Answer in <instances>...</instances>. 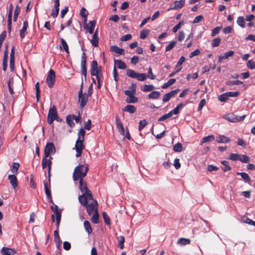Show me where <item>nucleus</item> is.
<instances>
[{"mask_svg": "<svg viewBox=\"0 0 255 255\" xmlns=\"http://www.w3.org/2000/svg\"><path fill=\"white\" fill-rule=\"evenodd\" d=\"M85 133L86 131L83 128H80L78 133V137L76 141L74 148L76 151V157L81 156L82 153V150L85 148V146L83 144V141L84 140Z\"/></svg>", "mask_w": 255, "mask_h": 255, "instance_id": "f257e3e1", "label": "nucleus"}, {"mask_svg": "<svg viewBox=\"0 0 255 255\" xmlns=\"http://www.w3.org/2000/svg\"><path fill=\"white\" fill-rule=\"evenodd\" d=\"M89 170V167L87 164H80L75 167L73 173V178L74 181L83 179L87 175Z\"/></svg>", "mask_w": 255, "mask_h": 255, "instance_id": "f03ea898", "label": "nucleus"}, {"mask_svg": "<svg viewBox=\"0 0 255 255\" xmlns=\"http://www.w3.org/2000/svg\"><path fill=\"white\" fill-rule=\"evenodd\" d=\"M126 74L128 77L136 79L139 81H144L147 78L145 74L137 73L130 69L127 70Z\"/></svg>", "mask_w": 255, "mask_h": 255, "instance_id": "7ed1b4c3", "label": "nucleus"}, {"mask_svg": "<svg viewBox=\"0 0 255 255\" xmlns=\"http://www.w3.org/2000/svg\"><path fill=\"white\" fill-rule=\"evenodd\" d=\"M245 115L238 117L234 113H229L223 116L224 119L232 123H236L242 121L245 119Z\"/></svg>", "mask_w": 255, "mask_h": 255, "instance_id": "20e7f679", "label": "nucleus"}, {"mask_svg": "<svg viewBox=\"0 0 255 255\" xmlns=\"http://www.w3.org/2000/svg\"><path fill=\"white\" fill-rule=\"evenodd\" d=\"M93 199L91 191H89V193H84L78 197L79 202L84 206H86L90 201Z\"/></svg>", "mask_w": 255, "mask_h": 255, "instance_id": "39448f33", "label": "nucleus"}, {"mask_svg": "<svg viewBox=\"0 0 255 255\" xmlns=\"http://www.w3.org/2000/svg\"><path fill=\"white\" fill-rule=\"evenodd\" d=\"M87 213L91 216L92 214L98 212V202L93 199L86 206Z\"/></svg>", "mask_w": 255, "mask_h": 255, "instance_id": "423d86ee", "label": "nucleus"}, {"mask_svg": "<svg viewBox=\"0 0 255 255\" xmlns=\"http://www.w3.org/2000/svg\"><path fill=\"white\" fill-rule=\"evenodd\" d=\"M57 118V110L55 106L53 105L49 110L47 116V123L51 124Z\"/></svg>", "mask_w": 255, "mask_h": 255, "instance_id": "0eeeda50", "label": "nucleus"}, {"mask_svg": "<svg viewBox=\"0 0 255 255\" xmlns=\"http://www.w3.org/2000/svg\"><path fill=\"white\" fill-rule=\"evenodd\" d=\"M79 102L80 103V107L83 109L87 104L88 99V95L86 93L83 94L82 85L80 91L78 92Z\"/></svg>", "mask_w": 255, "mask_h": 255, "instance_id": "6e6552de", "label": "nucleus"}, {"mask_svg": "<svg viewBox=\"0 0 255 255\" xmlns=\"http://www.w3.org/2000/svg\"><path fill=\"white\" fill-rule=\"evenodd\" d=\"M55 82V73L53 69H50L46 78V83L49 88L53 87Z\"/></svg>", "mask_w": 255, "mask_h": 255, "instance_id": "1a4fd4ad", "label": "nucleus"}, {"mask_svg": "<svg viewBox=\"0 0 255 255\" xmlns=\"http://www.w3.org/2000/svg\"><path fill=\"white\" fill-rule=\"evenodd\" d=\"M48 157H45L44 156L42 160V167L43 169H45L47 167H48V174H50V172L51 170V165H52V157L50 156L49 159H47Z\"/></svg>", "mask_w": 255, "mask_h": 255, "instance_id": "9d476101", "label": "nucleus"}, {"mask_svg": "<svg viewBox=\"0 0 255 255\" xmlns=\"http://www.w3.org/2000/svg\"><path fill=\"white\" fill-rule=\"evenodd\" d=\"M81 74L84 75L85 78H86L87 75V68H86V54L83 52L82 54L81 61Z\"/></svg>", "mask_w": 255, "mask_h": 255, "instance_id": "9b49d317", "label": "nucleus"}, {"mask_svg": "<svg viewBox=\"0 0 255 255\" xmlns=\"http://www.w3.org/2000/svg\"><path fill=\"white\" fill-rule=\"evenodd\" d=\"M55 147L52 142H48L45 147L44 156L45 157H50V153L53 150L55 151Z\"/></svg>", "mask_w": 255, "mask_h": 255, "instance_id": "f8f14e48", "label": "nucleus"}, {"mask_svg": "<svg viewBox=\"0 0 255 255\" xmlns=\"http://www.w3.org/2000/svg\"><path fill=\"white\" fill-rule=\"evenodd\" d=\"M79 180V189L83 194L89 193V191H91L88 189L87 187V182L84 180V179H81Z\"/></svg>", "mask_w": 255, "mask_h": 255, "instance_id": "ddd939ff", "label": "nucleus"}, {"mask_svg": "<svg viewBox=\"0 0 255 255\" xmlns=\"http://www.w3.org/2000/svg\"><path fill=\"white\" fill-rule=\"evenodd\" d=\"M179 90L178 89L171 91V92L164 95L163 98V102H166L169 101L170 99L173 97L176 94H177Z\"/></svg>", "mask_w": 255, "mask_h": 255, "instance_id": "4468645a", "label": "nucleus"}, {"mask_svg": "<svg viewBox=\"0 0 255 255\" xmlns=\"http://www.w3.org/2000/svg\"><path fill=\"white\" fill-rule=\"evenodd\" d=\"M0 253L2 254V255H14L16 254V252L14 249L3 247L1 249Z\"/></svg>", "mask_w": 255, "mask_h": 255, "instance_id": "2eb2a0df", "label": "nucleus"}, {"mask_svg": "<svg viewBox=\"0 0 255 255\" xmlns=\"http://www.w3.org/2000/svg\"><path fill=\"white\" fill-rule=\"evenodd\" d=\"M54 9L51 12V15L55 18L56 17L59 13V6L60 5L59 0H54Z\"/></svg>", "mask_w": 255, "mask_h": 255, "instance_id": "dca6fc26", "label": "nucleus"}, {"mask_svg": "<svg viewBox=\"0 0 255 255\" xmlns=\"http://www.w3.org/2000/svg\"><path fill=\"white\" fill-rule=\"evenodd\" d=\"M91 44L94 47H97L99 43V38L98 34V30L94 33L92 38L90 40Z\"/></svg>", "mask_w": 255, "mask_h": 255, "instance_id": "f3484780", "label": "nucleus"}, {"mask_svg": "<svg viewBox=\"0 0 255 255\" xmlns=\"http://www.w3.org/2000/svg\"><path fill=\"white\" fill-rule=\"evenodd\" d=\"M91 74L95 76L97 78H102V67L99 66L98 68L91 70Z\"/></svg>", "mask_w": 255, "mask_h": 255, "instance_id": "a211bd4d", "label": "nucleus"}, {"mask_svg": "<svg viewBox=\"0 0 255 255\" xmlns=\"http://www.w3.org/2000/svg\"><path fill=\"white\" fill-rule=\"evenodd\" d=\"M116 122L117 128H118L119 132L122 135H125V130L123 124L117 117L116 118Z\"/></svg>", "mask_w": 255, "mask_h": 255, "instance_id": "6ab92c4d", "label": "nucleus"}, {"mask_svg": "<svg viewBox=\"0 0 255 255\" xmlns=\"http://www.w3.org/2000/svg\"><path fill=\"white\" fill-rule=\"evenodd\" d=\"M8 179L9 180L10 183L12 187L15 189L17 186V180L14 174L8 175Z\"/></svg>", "mask_w": 255, "mask_h": 255, "instance_id": "aec40b11", "label": "nucleus"}, {"mask_svg": "<svg viewBox=\"0 0 255 255\" xmlns=\"http://www.w3.org/2000/svg\"><path fill=\"white\" fill-rule=\"evenodd\" d=\"M55 214L56 216V226L58 228L61 217V213L60 211L58 210V208L57 205H55Z\"/></svg>", "mask_w": 255, "mask_h": 255, "instance_id": "412c9836", "label": "nucleus"}, {"mask_svg": "<svg viewBox=\"0 0 255 255\" xmlns=\"http://www.w3.org/2000/svg\"><path fill=\"white\" fill-rule=\"evenodd\" d=\"M96 23V21L95 20L90 21H89L88 25L86 26V30L90 34L93 33Z\"/></svg>", "mask_w": 255, "mask_h": 255, "instance_id": "4be33fe9", "label": "nucleus"}, {"mask_svg": "<svg viewBox=\"0 0 255 255\" xmlns=\"http://www.w3.org/2000/svg\"><path fill=\"white\" fill-rule=\"evenodd\" d=\"M234 51L231 50L225 53L223 55L219 56L218 57L219 62H221L223 59H227L229 57L232 56L234 55Z\"/></svg>", "mask_w": 255, "mask_h": 255, "instance_id": "5701e85b", "label": "nucleus"}, {"mask_svg": "<svg viewBox=\"0 0 255 255\" xmlns=\"http://www.w3.org/2000/svg\"><path fill=\"white\" fill-rule=\"evenodd\" d=\"M28 24L27 20L23 22L22 28L20 30L19 35L21 38H23L25 37V33L28 27Z\"/></svg>", "mask_w": 255, "mask_h": 255, "instance_id": "b1692460", "label": "nucleus"}, {"mask_svg": "<svg viewBox=\"0 0 255 255\" xmlns=\"http://www.w3.org/2000/svg\"><path fill=\"white\" fill-rule=\"evenodd\" d=\"M110 50L120 55L124 54V49L120 48L117 46L113 45L110 47Z\"/></svg>", "mask_w": 255, "mask_h": 255, "instance_id": "393cba45", "label": "nucleus"}, {"mask_svg": "<svg viewBox=\"0 0 255 255\" xmlns=\"http://www.w3.org/2000/svg\"><path fill=\"white\" fill-rule=\"evenodd\" d=\"M115 66H117L118 68L120 69H125L127 67V65L121 60H115Z\"/></svg>", "mask_w": 255, "mask_h": 255, "instance_id": "a878e982", "label": "nucleus"}, {"mask_svg": "<svg viewBox=\"0 0 255 255\" xmlns=\"http://www.w3.org/2000/svg\"><path fill=\"white\" fill-rule=\"evenodd\" d=\"M185 1L183 0H176L174 2V5L172 9H178L181 8L184 5Z\"/></svg>", "mask_w": 255, "mask_h": 255, "instance_id": "bb28decb", "label": "nucleus"}, {"mask_svg": "<svg viewBox=\"0 0 255 255\" xmlns=\"http://www.w3.org/2000/svg\"><path fill=\"white\" fill-rule=\"evenodd\" d=\"M44 189H45V194H46L47 198L50 200V201L51 202H52V197H51V191H50V189L48 187L47 182H44Z\"/></svg>", "mask_w": 255, "mask_h": 255, "instance_id": "cd10ccee", "label": "nucleus"}, {"mask_svg": "<svg viewBox=\"0 0 255 255\" xmlns=\"http://www.w3.org/2000/svg\"><path fill=\"white\" fill-rule=\"evenodd\" d=\"M124 110L130 114H133L135 112L136 108L133 105H128L125 107Z\"/></svg>", "mask_w": 255, "mask_h": 255, "instance_id": "c85d7f7f", "label": "nucleus"}, {"mask_svg": "<svg viewBox=\"0 0 255 255\" xmlns=\"http://www.w3.org/2000/svg\"><path fill=\"white\" fill-rule=\"evenodd\" d=\"M160 96V93L158 91H154L148 95V97L151 99H157Z\"/></svg>", "mask_w": 255, "mask_h": 255, "instance_id": "c756f323", "label": "nucleus"}, {"mask_svg": "<svg viewBox=\"0 0 255 255\" xmlns=\"http://www.w3.org/2000/svg\"><path fill=\"white\" fill-rule=\"evenodd\" d=\"M84 227L86 231L88 234H90L92 232V229L91 228L90 222L88 221H85L84 222Z\"/></svg>", "mask_w": 255, "mask_h": 255, "instance_id": "7c9ffc66", "label": "nucleus"}, {"mask_svg": "<svg viewBox=\"0 0 255 255\" xmlns=\"http://www.w3.org/2000/svg\"><path fill=\"white\" fill-rule=\"evenodd\" d=\"M19 166H20L19 164L17 162H13L12 164V165L11 166L10 170L13 174L17 173V171L18 170Z\"/></svg>", "mask_w": 255, "mask_h": 255, "instance_id": "2f4dec72", "label": "nucleus"}, {"mask_svg": "<svg viewBox=\"0 0 255 255\" xmlns=\"http://www.w3.org/2000/svg\"><path fill=\"white\" fill-rule=\"evenodd\" d=\"M217 141L218 143H227L230 141V139L224 135H219L217 138Z\"/></svg>", "mask_w": 255, "mask_h": 255, "instance_id": "473e14b6", "label": "nucleus"}, {"mask_svg": "<svg viewBox=\"0 0 255 255\" xmlns=\"http://www.w3.org/2000/svg\"><path fill=\"white\" fill-rule=\"evenodd\" d=\"M190 243V240L189 239L186 238H180L178 240L177 243V244H179L181 246L189 245Z\"/></svg>", "mask_w": 255, "mask_h": 255, "instance_id": "72a5a7b5", "label": "nucleus"}, {"mask_svg": "<svg viewBox=\"0 0 255 255\" xmlns=\"http://www.w3.org/2000/svg\"><path fill=\"white\" fill-rule=\"evenodd\" d=\"M60 41H61V44H62L63 49L66 52V53L68 55H69V47H68V45L66 41L63 38H60Z\"/></svg>", "mask_w": 255, "mask_h": 255, "instance_id": "f704fd0d", "label": "nucleus"}, {"mask_svg": "<svg viewBox=\"0 0 255 255\" xmlns=\"http://www.w3.org/2000/svg\"><path fill=\"white\" fill-rule=\"evenodd\" d=\"M238 175H240L241 176L243 179L246 182H249L251 181V178L249 175L245 172H237Z\"/></svg>", "mask_w": 255, "mask_h": 255, "instance_id": "c9c22d12", "label": "nucleus"}, {"mask_svg": "<svg viewBox=\"0 0 255 255\" xmlns=\"http://www.w3.org/2000/svg\"><path fill=\"white\" fill-rule=\"evenodd\" d=\"M214 139L215 136L214 135H209L207 136H205L202 138L201 144H203L207 142L211 141L214 140Z\"/></svg>", "mask_w": 255, "mask_h": 255, "instance_id": "e433bc0d", "label": "nucleus"}, {"mask_svg": "<svg viewBox=\"0 0 255 255\" xmlns=\"http://www.w3.org/2000/svg\"><path fill=\"white\" fill-rule=\"evenodd\" d=\"M175 82H176L175 79H170L167 82L164 83L161 86V88L162 89H166V88L169 87V86L172 85L173 84L175 83Z\"/></svg>", "mask_w": 255, "mask_h": 255, "instance_id": "4c0bfd02", "label": "nucleus"}, {"mask_svg": "<svg viewBox=\"0 0 255 255\" xmlns=\"http://www.w3.org/2000/svg\"><path fill=\"white\" fill-rule=\"evenodd\" d=\"M221 163L224 165V167H222V170L224 171H227L230 170L231 169V167L229 166V162L228 161L224 160L221 161Z\"/></svg>", "mask_w": 255, "mask_h": 255, "instance_id": "58836bf2", "label": "nucleus"}, {"mask_svg": "<svg viewBox=\"0 0 255 255\" xmlns=\"http://www.w3.org/2000/svg\"><path fill=\"white\" fill-rule=\"evenodd\" d=\"M7 66V54L6 51L4 52L3 59L2 61V68L3 71H5Z\"/></svg>", "mask_w": 255, "mask_h": 255, "instance_id": "ea45409f", "label": "nucleus"}, {"mask_svg": "<svg viewBox=\"0 0 255 255\" xmlns=\"http://www.w3.org/2000/svg\"><path fill=\"white\" fill-rule=\"evenodd\" d=\"M66 121L68 125L71 127H73L75 125L74 123V118L72 115H69L66 117Z\"/></svg>", "mask_w": 255, "mask_h": 255, "instance_id": "a19ab883", "label": "nucleus"}, {"mask_svg": "<svg viewBox=\"0 0 255 255\" xmlns=\"http://www.w3.org/2000/svg\"><path fill=\"white\" fill-rule=\"evenodd\" d=\"M150 30L148 29H143L140 31V38L144 39L149 34Z\"/></svg>", "mask_w": 255, "mask_h": 255, "instance_id": "79ce46f5", "label": "nucleus"}, {"mask_svg": "<svg viewBox=\"0 0 255 255\" xmlns=\"http://www.w3.org/2000/svg\"><path fill=\"white\" fill-rule=\"evenodd\" d=\"M126 101L128 103H135L138 101V99L137 97H135L134 95H132L127 98Z\"/></svg>", "mask_w": 255, "mask_h": 255, "instance_id": "37998d69", "label": "nucleus"}, {"mask_svg": "<svg viewBox=\"0 0 255 255\" xmlns=\"http://www.w3.org/2000/svg\"><path fill=\"white\" fill-rule=\"evenodd\" d=\"M118 241L119 245V247L121 250L124 248L125 238L123 236L118 237Z\"/></svg>", "mask_w": 255, "mask_h": 255, "instance_id": "c03bdc74", "label": "nucleus"}, {"mask_svg": "<svg viewBox=\"0 0 255 255\" xmlns=\"http://www.w3.org/2000/svg\"><path fill=\"white\" fill-rule=\"evenodd\" d=\"M154 89V87L151 85H144L141 87V90L144 92L151 91Z\"/></svg>", "mask_w": 255, "mask_h": 255, "instance_id": "a18cd8bd", "label": "nucleus"}, {"mask_svg": "<svg viewBox=\"0 0 255 255\" xmlns=\"http://www.w3.org/2000/svg\"><path fill=\"white\" fill-rule=\"evenodd\" d=\"M227 85L228 86H233V85H240L243 84L242 81L239 80H235V81H229L226 83Z\"/></svg>", "mask_w": 255, "mask_h": 255, "instance_id": "49530a36", "label": "nucleus"}, {"mask_svg": "<svg viewBox=\"0 0 255 255\" xmlns=\"http://www.w3.org/2000/svg\"><path fill=\"white\" fill-rule=\"evenodd\" d=\"M237 23L242 28H244L245 27V22L243 16H239L238 18Z\"/></svg>", "mask_w": 255, "mask_h": 255, "instance_id": "de8ad7c7", "label": "nucleus"}, {"mask_svg": "<svg viewBox=\"0 0 255 255\" xmlns=\"http://www.w3.org/2000/svg\"><path fill=\"white\" fill-rule=\"evenodd\" d=\"M241 154L236 153H231L229 159L233 161L239 160Z\"/></svg>", "mask_w": 255, "mask_h": 255, "instance_id": "09e8293b", "label": "nucleus"}, {"mask_svg": "<svg viewBox=\"0 0 255 255\" xmlns=\"http://www.w3.org/2000/svg\"><path fill=\"white\" fill-rule=\"evenodd\" d=\"M229 99L228 95L226 93L221 94L218 97V100L221 102H226Z\"/></svg>", "mask_w": 255, "mask_h": 255, "instance_id": "8fccbe9b", "label": "nucleus"}, {"mask_svg": "<svg viewBox=\"0 0 255 255\" xmlns=\"http://www.w3.org/2000/svg\"><path fill=\"white\" fill-rule=\"evenodd\" d=\"M239 161L243 163H248L250 161L249 157L246 155L241 154Z\"/></svg>", "mask_w": 255, "mask_h": 255, "instance_id": "3c124183", "label": "nucleus"}, {"mask_svg": "<svg viewBox=\"0 0 255 255\" xmlns=\"http://www.w3.org/2000/svg\"><path fill=\"white\" fill-rule=\"evenodd\" d=\"M221 41V39L220 37L215 38L212 40L211 45L214 47H217L220 45Z\"/></svg>", "mask_w": 255, "mask_h": 255, "instance_id": "603ef678", "label": "nucleus"}, {"mask_svg": "<svg viewBox=\"0 0 255 255\" xmlns=\"http://www.w3.org/2000/svg\"><path fill=\"white\" fill-rule=\"evenodd\" d=\"M20 11V7L17 5L14 12L13 20L15 21L17 20L18 15Z\"/></svg>", "mask_w": 255, "mask_h": 255, "instance_id": "864d4df0", "label": "nucleus"}, {"mask_svg": "<svg viewBox=\"0 0 255 255\" xmlns=\"http://www.w3.org/2000/svg\"><path fill=\"white\" fill-rule=\"evenodd\" d=\"M173 149L175 152H180L182 149V145L180 143H177L173 146Z\"/></svg>", "mask_w": 255, "mask_h": 255, "instance_id": "5fc2aeb1", "label": "nucleus"}, {"mask_svg": "<svg viewBox=\"0 0 255 255\" xmlns=\"http://www.w3.org/2000/svg\"><path fill=\"white\" fill-rule=\"evenodd\" d=\"M99 217L98 212L94 213L91 218V221L95 224H98L99 223Z\"/></svg>", "mask_w": 255, "mask_h": 255, "instance_id": "6e6d98bb", "label": "nucleus"}, {"mask_svg": "<svg viewBox=\"0 0 255 255\" xmlns=\"http://www.w3.org/2000/svg\"><path fill=\"white\" fill-rule=\"evenodd\" d=\"M103 217L105 223L107 225H110L111 224L110 219L109 216L106 213L103 212L102 213Z\"/></svg>", "mask_w": 255, "mask_h": 255, "instance_id": "4d7b16f0", "label": "nucleus"}, {"mask_svg": "<svg viewBox=\"0 0 255 255\" xmlns=\"http://www.w3.org/2000/svg\"><path fill=\"white\" fill-rule=\"evenodd\" d=\"M171 116H172L171 113L169 112L168 113L166 114L163 115L162 116H161L160 118H159V119H158V121L159 122L163 121H165V120L171 117Z\"/></svg>", "mask_w": 255, "mask_h": 255, "instance_id": "13d9d810", "label": "nucleus"}, {"mask_svg": "<svg viewBox=\"0 0 255 255\" xmlns=\"http://www.w3.org/2000/svg\"><path fill=\"white\" fill-rule=\"evenodd\" d=\"M147 125V122L145 120L140 121L139 123L138 130L141 131Z\"/></svg>", "mask_w": 255, "mask_h": 255, "instance_id": "bf43d9fd", "label": "nucleus"}, {"mask_svg": "<svg viewBox=\"0 0 255 255\" xmlns=\"http://www.w3.org/2000/svg\"><path fill=\"white\" fill-rule=\"evenodd\" d=\"M176 44V41H172L170 42L165 48V52L171 50L173 48V47L175 46V45Z\"/></svg>", "mask_w": 255, "mask_h": 255, "instance_id": "052dcab7", "label": "nucleus"}, {"mask_svg": "<svg viewBox=\"0 0 255 255\" xmlns=\"http://www.w3.org/2000/svg\"><path fill=\"white\" fill-rule=\"evenodd\" d=\"M35 89H36V97L37 99V101H39L40 98V89H39V84L38 82H37L35 84Z\"/></svg>", "mask_w": 255, "mask_h": 255, "instance_id": "680f3d73", "label": "nucleus"}, {"mask_svg": "<svg viewBox=\"0 0 255 255\" xmlns=\"http://www.w3.org/2000/svg\"><path fill=\"white\" fill-rule=\"evenodd\" d=\"M184 24L183 21H180L178 22L177 24H176L175 26L173 27L172 31L174 33L176 32L180 28L181 25Z\"/></svg>", "mask_w": 255, "mask_h": 255, "instance_id": "e2e57ef3", "label": "nucleus"}, {"mask_svg": "<svg viewBox=\"0 0 255 255\" xmlns=\"http://www.w3.org/2000/svg\"><path fill=\"white\" fill-rule=\"evenodd\" d=\"M247 66L251 69H254L255 68V62L253 60H250L247 62Z\"/></svg>", "mask_w": 255, "mask_h": 255, "instance_id": "0e129e2a", "label": "nucleus"}, {"mask_svg": "<svg viewBox=\"0 0 255 255\" xmlns=\"http://www.w3.org/2000/svg\"><path fill=\"white\" fill-rule=\"evenodd\" d=\"M222 28V26H217L214 28L212 31V36H214L216 34H218Z\"/></svg>", "mask_w": 255, "mask_h": 255, "instance_id": "69168bd1", "label": "nucleus"}, {"mask_svg": "<svg viewBox=\"0 0 255 255\" xmlns=\"http://www.w3.org/2000/svg\"><path fill=\"white\" fill-rule=\"evenodd\" d=\"M13 80H11V79H9L8 82V87L9 89V93L11 95H12L13 94V87H12V84H13Z\"/></svg>", "mask_w": 255, "mask_h": 255, "instance_id": "338daca9", "label": "nucleus"}, {"mask_svg": "<svg viewBox=\"0 0 255 255\" xmlns=\"http://www.w3.org/2000/svg\"><path fill=\"white\" fill-rule=\"evenodd\" d=\"M54 238H55V243H60V242L61 241V240H60V237H59V234H58V231L57 230L54 231Z\"/></svg>", "mask_w": 255, "mask_h": 255, "instance_id": "774afa93", "label": "nucleus"}]
</instances>
